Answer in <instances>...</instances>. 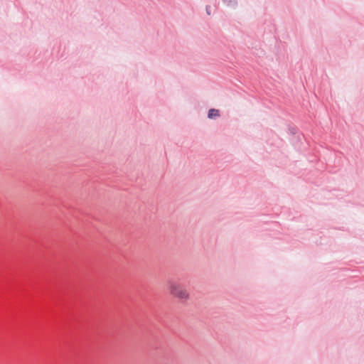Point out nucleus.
Wrapping results in <instances>:
<instances>
[{
  "label": "nucleus",
  "instance_id": "f257e3e1",
  "mask_svg": "<svg viewBox=\"0 0 364 364\" xmlns=\"http://www.w3.org/2000/svg\"><path fill=\"white\" fill-rule=\"evenodd\" d=\"M168 294L180 301H188L190 299L189 291L177 281L171 280L167 283Z\"/></svg>",
  "mask_w": 364,
  "mask_h": 364
},
{
  "label": "nucleus",
  "instance_id": "f03ea898",
  "mask_svg": "<svg viewBox=\"0 0 364 364\" xmlns=\"http://www.w3.org/2000/svg\"><path fill=\"white\" fill-rule=\"evenodd\" d=\"M208 118L212 119L219 116V110L215 109H210L208 111Z\"/></svg>",
  "mask_w": 364,
  "mask_h": 364
},
{
  "label": "nucleus",
  "instance_id": "7ed1b4c3",
  "mask_svg": "<svg viewBox=\"0 0 364 364\" xmlns=\"http://www.w3.org/2000/svg\"><path fill=\"white\" fill-rule=\"evenodd\" d=\"M206 11H207V14H208V15H210V10H209V7H207V8H206Z\"/></svg>",
  "mask_w": 364,
  "mask_h": 364
}]
</instances>
